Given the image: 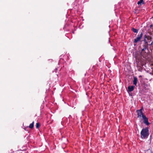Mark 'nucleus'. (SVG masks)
Wrapping results in <instances>:
<instances>
[{
    "label": "nucleus",
    "instance_id": "obj_1",
    "mask_svg": "<svg viewBox=\"0 0 153 153\" xmlns=\"http://www.w3.org/2000/svg\"><path fill=\"white\" fill-rule=\"evenodd\" d=\"M141 138L142 139L146 138L149 135V130L148 127L143 128L140 132Z\"/></svg>",
    "mask_w": 153,
    "mask_h": 153
},
{
    "label": "nucleus",
    "instance_id": "obj_2",
    "mask_svg": "<svg viewBox=\"0 0 153 153\" xmlns=\"http://www.w3.org/2000/svg\"><path fill=\"white\" fill-rule=\"evenodd\" d=\"M143 35V32H141L140 34H138L137 37L134 39V45H136V44L138 42L140 41Z\"/></svg>",
    "mask_w": 153,
    "mask_h": 153
},
{
    "label": "nucleus",
    "instance_id": "obj_3",
    "mask_svg": "<svg viewBox=\"0 0 153 153\" xmlns=\"http://www.w3.org/2000/svg\"><path fill=\"white\" fill-rule=\"evenodd\" d=\"M149 50H145L142 49L141 51V55L144 58H146L148 56Z\"/></svg>",
    "mask_w": 153,
    "mask_h": 153
},
{
    "label": "nucleus",
    "instance_id": "obj_4",
    "mask_svg": "<svg viewBox=\"0 0 153 153\" xmlns=\"http://www.w3.org/2000/svg\"><path fill=\"white\" fill-rule=\"evenodd\" d=\"M142 118L144 120V123L146 125L148 126L149 124V122L147 118L144 115H143Z\"/></svg>",
    "mask_w": 153,
    "mask_h": 153
},
{
    "label": "nucleus",
    "instance_id": "obj_5",
    "mask_svg": "<svg viewBox=\"0 0 153 153\" xmlns=\"http://www.w3.org/2000/svg\"><path fill=\"white\" fill-rule=\"evenodd\" d=\"M140 109L139 110H137V113L138 117H143V115H144L142 112V109Z\"/></svg>",
    "mask_w": 153,
    "mask_h": 153
},
{
    "label": "nucleus",
    "instance_id": "obj_6",
    "mask_svg": "<svg viewBox=\"0 0 153 153\" xmlns=\"http://www.w3.org/2000/svg\"><path fill=\"white\" fill-rule=\"evenodd\" d=\"M149 45V44H148V43H144L142 45L143 47V49H144L145 50H148V47Z\"/></svg>",
    "mask_w": 153,
    "mask_h": 153
},
{
    "label": "nucleus",
    "instance_id": "obj_7",
    "mask_svg": "<svg viewBox=\"0 0 153 153\" xmlns=\"http://www.w3.org/2000/svg\"><path fill=\"white\" fill-rule=\"evenodd\" d=\"M134 86H129L128 87V91L129 92H131L133 91Z\"/></svg>",
    "mask_w": 153,
    "mask_h": 153
},
{
    "label": "nucleus",
    "instance_id": "obj_8",
    "mask_svg": "<svg viewBox=\"0 0 153 153\" xmlns=\"http://www.w3.org/2000/svg\"><path fill=\"white\" fill-rule=\"evenodd\" d=\"M145 38H147V41H148V43L152 41V38L151 36L147 35V37H145Z\"/></svg>",
    "mask_w": 153,
    "mask_h": 153
},
{
    "label": "nucleus",
    "instance_id": "obj_9",
    "mask_svg": "<svg viewBox=\"0 0 153 153\" xmlns=\"http://www.w3.org/2000/svg\"><path fill=\"white\" fill-rule=\"evenodd\" d=\"M137 81L138 80L137 78L135 76H134V80L133 81V84L136 86L137 83Z\"/></svg>",
    "mask_w": 153,
    "mask_h": 153
},
{
    "label": "nucleus",
    "instance_id": "obj_10",
    "mask_svg": "<svg viewBox=\"0 0 153 153\" xmlns=\"http://www.w3.org/2000/svg\"><path fill=\"white\" fill-rule=\"evenodd\" d=\"M137 4L139 6H141L142 5V4H144V2L143 0H140L139 1H138Z\"/></svg>",
    "mask_w": 153,
    "mask_h": 153
},
{
    "label": "nucleus",
    "instance_id": "obj_11",
    "mask_svg": "<svg viewBox=\"0 0 153 153\" xmlns=\"http://www.w3.org/2000/svg\"><path fill=\"white\" fill-rule=\"evenodd\" d=\"M137 67L138 68V70L140 72H142L143 70L142 67L140 66H139L138 65H137Z\"/></svg>",
    "mask_w": 153,
    "mask_h": 153
},
{
    "label": "nucleus",
    "instance_id": "obj_12",
    "mask_svg": "<svg viewBox=\"0 0 153 153\" xmlns=\"http://www.w3.org/2000/svg\"><path fill=\"white\" fill-rule=\"evenodd\" d=\"M147 37V35H144V39L143 40V41L144 42V43H146H146H148V41H147V38H145V37Z\"/></svg>",
    "mask_w": 153,
    "mask_h": 153
},
{
    "label": "nucleus",
    "instance_id": "obj_13",
    "mask_svg": "<svg viewBox=\"0 0 153 153\" xmlns=\"http://www.w3.org/2000/svg\"><path fill=\"white\" fill-rule=\"evenodd\" d=\"M131 30L133 32L136 33H137L138 32V30L137 29H136L134 28H131Z\"/></svg>",
    "mask_w": 153,
    "mask_h": 153
},
{
    "label": "nucleus",
    "instance_id": "obj_14",
    "mask_svg": "<svg viewBox=\"0 0 153 153\" xmlns=\"http://www.w3.org/2000/svg\"><path fill=\"white\" fill-rule=\"evenodd\" d=\"M34 122L33 121L32 123L30 124L29 126V128H32L34 127Z\"/></svg>",
    "mask_w": 153,
    "mask_h": 153
},
{
    "label": "nucleus",
    "instance_id": "obj_15",
    "mask_svg": "<svg viewBox=\"0 0 153 153\" xmlns=\"http://www.w3.org/2000/svg\"><path fill=\"white\" fill-rule=\"evenodd\" d=\"M40 126V124L39 123H36V128H38Z\"/></svg>",
    "mask_w": 153,
    "mask_h": 153
},
{
    "label": "nucleus",
    "instance_id": "obj_16",
    "mask_svg": "<svg viewBox=\"0 0 153 153\" xmlns=\"http://www.w3.org/2000/svg\"><path fill=\"white\" fill-rule=\"evenodd\" d=\"M149 46H152L153 47V41H152L151 43L149 44Z\"/></svg>",
    "mask_w": 153,
    "mask_h": 153
},
{
    "label": "nucleus",
    "instance_id": "obj_17",
    "mask_svg": "<svg viewBox=\"0 0 153 153\" xmlns=\"http://www.w3.org/2000/svg\"><path fill=\"white\" fill-rule=\"evenodd\" d=\"M152 25H150V27H152Z\"/></svg>",
    "mask_w": 153,
    "mask_h": 153
}]
</instances>
